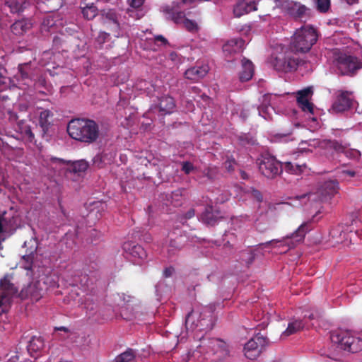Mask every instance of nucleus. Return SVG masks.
Segmentation results:
<instances>
[{"instance_id": "obj_1", "label": "nucleus", "mask_w": 362, "mask_h": 362, "mask_svg": "<svg viewBox=\"0 0 362 362\" xmlns=\"http://www.w3.org/2000/svg\"><path fill=\"white\" fill-rule=\"evenodd\" d=\"M67 132L72 139L88 144L95 142L100 135L98 124L84 119H71L67 125Z\"/></svg>"}, {"instance_id": "obj_2", "label": "nucleus", "mask_w": 362, "mask_h": 362, "mask_svg": "<svg viewBox=\"0 0 362 362\" xmlns=\"http://www.w3.org/2000/svg\"><path fill=\"white\" fill-rule=\"evenodd\" d=\"M319 33L310 25H305L297 29L291 42V49L296 52L305 53L317 42Z\"/></svg>"}, {"instance_id": "obj_3", "label": "nucleus", "mask_w": 362, "mask_h": 362, "mask_svg": "<svg viewBox=\"0 0 362 362\" xmlns=\"http://www.w3.org/2000/svg\"><path fill=\"white\" fill-rule=\"evenodd\" d=\"M330 339L340 349L356 353L362 349V339L349 330H336L331 332Z\"/></svg>"}, {"instance_id": "obj_4", "label": "nucleus", "mask_w": 362, "mask_h": 362, "mask_svg": "<svg viewBox=\"0 0 362 362\" xmlns=\"http://www.w3.org/2000/svg\"><path fill=\"white\" fill-rule=\"evenodd\" d=\"M351 224L346 223L333 227L329 231V235L334 243H341L349 239L350 242L353 240V233L355 236L358 235V224L361 221L356 216H351Z\"/></svg>"}, {"instance_id": "obj_5", "label": "nucleus", "mask_w": 362, "mask_h": 362, "mask_svg": "<svg viewBox=\"0 0 362 362\" xmlns=\"http://www.w3.org/2000/svg\"><path fill=\"white\" fill-rule=\"evenodd\" d=\"M256 163L260 173L268 179H274L282 173L281 162L269 153H262Z\"/></svg>"}, {"instance_id": "obj_6", "label": "nucleus", "mask_w": 362, "mask_h": 362, "mask_svg": "<svg viewBox=\"0 0 362 362\" xmlns=\"http://www.w3.org/2000/svg\"><path fill=\"white\" fill-rule=\"evenodd\" d=\"M293 51H285L276 55L272 61L275 70L285 73L292 72L297 69L300 60L293 53Z\"/></svg>"}, {"instance_id": "obj_7", "label": "nucleus", "mask_w": 362, "mask_h": 362, "mask_svg": "<svg viewBox=\"0 0 362 362\" xmlns=\"http://www.w3.org/2000/svg\"><path fill=\"white\" fill-rule=\"evenodd\" d=\"M268 344L269 339L267 337L257 334L245 344V356L250 360H254L260 355Z\"/></svg>"}, {"instance_id": "obj_8", "label": "nucleus", "mask_w": 362, "mask_h": 362, "mask_svg": "<svg viewBox=\"0 0 362 362\" xmlns=\"http://www.w3.org/2000/svg\"><path fill=\"white\" fill-rule=\"evenodd\" d=\"M309 230L308 228V223H302L295 232L290 235H287L283 238V240L274 239L271 241H268L265 243L261 244V245H269L273 242L276 243H284L288 247V249L294 248L297 245L302 243L304 240L306 233Z\"/></svg>"}, {"instance_id": "obj_9", "label": "nucleus", "mask_w": 362, "mask_h": 362, "mask_svg": "<svg viewBox=\"0 0 362 362\" xmlns=\"http://www.w3.org/2000/svg\"><path fill=\"white\" fill-rule=\"evenodd\" d=\"M361 66L356 57L341 54L337 58V68L341 75L352 76Z\"/></svg>"}, {"instance_id": "obj_10", "label": "nucleus", "mask_w": 362, "mask_h": 362, "mask_svg": "<svg viewBox=\"0 0 362 362\" xmlns=\"http://www.w3.org/2000/svg\"><path fill=\"white\" fill-rule=\"evenodd\" d=\"M123 250L134 264H141L147 257V254L143 247L134 242H125L122 246Z\"/></svg>"}, {"instance_id": "obj_11", "label": "nucleus", "mask_w": 362, "mask_h": 362, "mask_svg": "<svg viewBox=\"0 0 362 362\" xmlns=\"http://www.w3.org/2000/svg\"><path fill=\"white\" fill-rule=\"evenodd\" d=\"M339 183L337 180H326L318 184L315 194L321 202H327L338 192Z\"/></svg>"}, {"instance_id": "obj_12", "label": "nucleus", "mask_w": 362, "mask_h": 362, "mask_svg": "<svg viewBox=\"0 0 362 362\" xmlns=\"http://www.w3.org/2000/svg\"><path fill=\"white\" fill-rule=\"evenodd\" d=\"M163 13L166 18L172 21L175 24H182L186 19V13L181 10L180 4L173 2L171 5L163 8Z\"/></svg>"}, {"instance_id": "obj_13", "label": "nucleus", "mask_w": 362, "mask_h": 362, "mask_svg": "<svg viewBox=\"0 0 362 362\" xmlns=\"http://www.w3.org/2000/svg\"><path fill=\"white\" fill-rule=\"evenodd\" d=\"M18 71L16 78L19 83L23 85L30 86L34 81L35 69L31 62L20 64L18 67Z\"/></svg>"}, {"instance_id": "obj_14", "label": "nucleus", "mask_w": 362, "mask_h": 362, "mask_svg": "<svg viewBox=\"0 0 362 362\" xmlns=\"http://www.w3.org/2000/svg\"><path fill=\"white\" fill-rule=\"evenodd\" d=\"M158 100V103L152 105V110H157L160 115L163 116L170 115L173 112L175 107V102L173 98L169 95H164Z\"/></svg>"}, {"instance_id": "obj_15", "label": "nucleus", "mask_w": 362, "mask_h": 362, "mask_svg": "<svg viewBox=\"0 0 362 362\" xmlns=\"http://www.w3.org/2000/svg\"><path fill=\"white\" fill-rule=\"evenodd\" d=\"M16 211L11 207L8 210L0 209V233L6 232L7 227L11 229L16 223Z\"/></svg>"}, {"instance_id": "obj_16", "label": "nucleus", "mask_w": 362, "mask_h": 362, "mask_svg": "<svg viewBox=\"0 0 362 362\" xmlns=\"http://www.w3.org/2000/svg\"><path fill=\"white\" fill-rule=\"evenodd\" d=\"M312 87H308L297 93V103L299 107L304 112L313 113V104L309 102L308 98L313 95Z\"/></svg>"}, {"instance_id": "obj_17", "label": "nucleus", "mask_w": 362, "mask_h": 362, "mask_svg": "<svg viewBox=\"0 0 362 362\" xmlns=\"http://www.w3.org/2000/svg\"><path fill=\"white\" fill-rule=\"evenodd\" d=\"M351 93L349 91H341L332 105L333 110L341 112L351 108L353 104V99L351 98Z\"/></svg>"}, {"instance_id": "obj_18", "label": "nucleus", "mask_w": 362, "mask_h": 362, "mask_svg": "<svg viewBox=\"0 0 362 362\" xmlns=\"http://www.w3.org/2000/svg\"><path fill=\"white\" fill-rule=\"evenodd\" d=\"M282 171L285 170L286 173L292 175H299L303 173L307 168L305 161H287L281 163Z\"/></svg>"}, {"instance_id": "obj_19", "label": "nucleus", "mask_w": 362, "mask_h": 362, "mask_svg": "<svg viewBox=\"0 0 362 362\" xmlns=\"http://www.w3.org/2000/svg\"><path fill=\"white\" fill-rule=\"evenodd\" d=\"M15 130L21 135L22 139L25 141L29 143L35 141V135L26 121L22 119L17 122Z\"/></svg>"}, {"instance_id": "obj_20", "label": "nucleus", "mask_w": 362, "mask_h": 362, "mask_svg": "<svg viewBox=\"0 0 362 362\" xmlns=\"http://www.w3.org/2000/svg\"><path fill=\"white\" fill-rule=\"evenodd\" d=\"M199 319L196 327H200L201 329H211L214 326L213 312L210 308H206L199 314Z\"/></svg>"}, {"instance_id": "obj_21", "label": "nucleus", "mask_w": 362, "mask_h": 362, "mask_svg": "<svg viewBox=\"0 0 362 362\" xmlns=\"http://www.w3.org/2000/svg\"><path fill=\"white\" fill-rule=\"evenodd\" d=\"M245 45V41L242 38H233L228 40L223 45V52L226 56L231 55L233 53L241 52Z\"/></svg>"}, {"instance_id": "obj_22", "label": "nucleus", "mask_w": 362, "mask_h": 362, "mask_svg": "<svg viewBox=\"0 0 362 362\" xmlns=\"http://www.w3.org/2000/svg\"><path fill=\"white\" fill-rule=\"evenodd\" d=\"M257 10L255 4L249 0H240L233 8V13L235 17H240L244 14Z\"/></svg>"}, {"instance_id": "obj_23", "label": "nucleus", "mask_w": 362, "mask_h": 362, "mask_svg": "<svg viewBox=\"0 0 362 362\" xmlns=\"http://www.w3.org/2000/svg\"><path fill=\"white\" fill-rule=\"evenodd\" d=\"M209 71V67L206 65L194 66L188 69L185 72L186 78L197 81L204 78Z\"/></svg>"}, {"instance_id": "obj_24", "label": "nucleus", "mask_w": 362, "mask_h": 362, "mask_svg": "<svg viewBox=\"0 0 362 362\" xmlns=\"http://www.w3.org/2000/svg\"><path fill=\"white\" fill-rule=\"evenodd\" d=\"M241 64L242 67L239 73V78L242 82L248 81L254 75V65L250 60L245 58L242 59Z\"/></svg>"}, {"instance_id": "obj_25", "label": "nucleus", "mask_w": 362, "mask_h": 362, "mask_svg": "<svg viewBox=\"0 0 362 362\" xmlns=\"http://www.w3.org/2000/svg\"><path fill=\"white\" fill-rule=\"evenodd\" d=\"M16 292L12 283L4 277L0 281V307L2 305L3 300L6 299Z\"/></svg>"}, {"instance_id": "obj_26", "label": "nucleus", "mask_w": 362, "mask_h": 362, "mask_svg": "<svg viewBox=\"0 0 362 362\" xmlns=\"http://www.w3.org/2000/svg\"><path fill=\"white\" fill-rule=\"evenodd\" d=\"M327 148L333 150L337 153H344L346 149L350 146V144L343 140L328 139L325 141Z\"/></svg>"}, {"instance_id": "obj_27", "label": "nucleus", "mask_w": 362, "mask_h": 362, "mask_svg": "<svg viewBox=\"0 0 362 362\" xmlns=\"http://www.w3.org/2000/svg\"><path fill=\"white\" fill-rule=\"evenodd\" d=\"M44 340L40 337H33L28 345V351L32 357H37V354L44 347Z\"/></svg>"}, {"instance_id": "obj_28", "label": "nucleus", "mask_w": 362, "mask_h": 362, "mask_svg": "<svg viewBox=\"0 0 362 362\" xmlns=\"http://www.w3.org/2000/svg\"><path fill=\"white\" fill-rule=\"evenodd\" d=\"M11 13H21L30 5L29 0H4Z\"/></svg>"}, {"instance_id": "obj_29", "label": "nucleus", "mask_w": 362, "mask_h": 362, "mask_svg": "<svg viewBox=\"0 0 362 362\" xmlns=\"http://www.w3.org/2000/svg\"><path fill=\"white\" fill-rule=\"evenodd\" d=\"M32 23L30 21L26 19H22L16 21L11 26V32L16 35H21L27 30L30 29Z\"/></svg>"}, {"instance_id": "obj_30", "label": "nucleus", "mask_w": 362, "mask_h": 362, "mask_svg": "<svg viewBox=\"0 0 362 362\" xmlns=\"http://www.w3.org/2000/svg\"><path fill=\"white\" fill-rule=\"evenodd\" d=\"M182 237H177L175 239L170 240V243L167 248V253L169 257L175 255L177 252L180 251L183 245L184 242L182 241Z\"/></svg>"}, {"instance_id": "obj_31", "label": "nucleus", "mask_w": 362, "mask_h": 362, "mask_svg": "<svg viewBox=\"0 0 362 362\" xmlns=\"http://www.w3.org/2000/svg\"><path fill=\"white\" fill-rule=\"evenodd\" d=\"M103 15L107 20L112 23V30L118 33L120 27L116 11L114 9L104 10Z\"/></svg>"}, {"instance_id": "obj_32", "label": "nucleus", "mask_w": 362, "mask_h": 362, "mask_svg": "<svg viewBox=\"0 0 362 362\" xmlns=\"http://www.w3.org/2000/svg\"><path fill=\"white\" fill-rule=\"evenodd\" d=\"M308 10L309 9L305 5L298 2H295L292 6L288 8V11L291 15L299 18L305 16Z\"/></svg>"}, {"instance_id": "obj_33", "label": "nucleus", "mask_w": 362, "mask_h": 362, "mask_svg": "<svg viewBox=\"0 0 362 362\" xmlns=\"http://www.w3.org/2000/svg\"><path fill=\"white\" fill-rule=\"evenodd\" d=\"M46 288V287L42 286V280H38L30 284L28 291L33 297L39 299L42 296V291Z\"/></svg>"}, {"instance_id": "obj_34", "label": "nucleus", "mask_w": 362, "mask_h": 362, "mask_svg": "<svg viewBox=\"0 0 362 362\" xmlns=\"http://www.w3.org/2000/svg\"><path fill=\"white\" fill-rule=\"evenodd\" d=\"M304 327V323L300 320H296L291 322L288 325L287 329L283 333L284 335L289 336L291 335Z\"/></svg>"}, {"instance_id": "obj_35", "label": "nucleus", "mask_w": 362, "mask_h": 362, "mask_svg": "<svg viewBox=\"0 0 362 362\" xmlns=\"http://www.w3.org/2000/svg\"><path fill=\"white\" fill-rule=\"evenodd\" d=\"M211 344L216 349V352H220V357H226L229 354L228 346L225 342L218 339H212Z\"/></svg>"}, {"instance_id": "obj_36", "label": "nucleus", "mask_w": 362, "mask_h": 362, "mask_svg": "<svg viewBox=\"0 0 362 362\" xmlns=\"http://www.w3.org/2000/svg\"><path fill=\"white\" fill-rule=\"evenodd\" d=\"M53 116L52 112L49 110L42 111L39 117V122L43 130L47 129L50 124L49 119Z\"/></svg>"}, {"instance_id": "obj_37", "label": "nucleus", "mask_w": 362, "mask_h": 362, "mask_svg": "<svg viewBox=\"0 0 362 362\" xmlns=\"http://www.w3.org/2000/svg\"><path fill=\"white\" fill-rule=\"evenodd\" d=\"M55 21L51 16H47L43 19L41 24V31L42 33H52L54 31Z\"/></svg>"}, {"instance_id": "obj_38", "label": "nucleus", "mask_w": 362, "mask_h": 362, "mask_svg": "<svg viewBox=\"0 0 362 362\" xmlns=\"http://www.w3.org/2000/svg\"><path fill=\"white\" fill-rule=\"evenodd\" d=\"M136 356V353L132 349H128L115 358L117 362H129Z\"/></svg>"}, {"instance_id": "obj_39", "label": "nucleus", "mask_w": 362, "mask_h": 362, "mask_svg": "<svg viewBox=\"0 0 362 362\" xmlns=\"http://www.w3.org/2000/svg\"><path fill=\"white\" fill-rule=\"evenodd\" d=\"M83 17L87 20L93 19L98 14V9L93 4L86 6L82 8Z\"/></svg>"}, {"instance_id": "obj_40", "label": "nucleus", "mask_w": 362, "mask_h": 362, "mask_svg": "<svg viewBox=\"0 0 362 362\" xmlns=\"http://www.w3.org/2000/svg\"><path fill=\"white\" fill-rule=\"evenodd\" d=\"M37 248V247H35ZM36 255V249L33 251H30L29 254H26L23 256V260L25 262L24 268L26 270H32L33 265V260Z\"/></svg>"}, {"instance_id": "obj_41", "label": "nucleus", "mask_w": 362, "mask_h": 362, "mask_svg": "<svg viewBox=\"0 0 362 362\" xmlns=\"http://www.w3.org/2000/svg\"><path fill=\"white\" fill-rule=\"evenodd\" d=\"M255 254L251 250L243 251L241 252L240 259L249 267L255 260Z\"/></svg>"}, {"instance_id": "obj_42", "label": "nucleus", "mask_w": 362, "mask_h": 362, "mask_svg": "<svg viewBox=\"0 0 362 362\" xmlns=\"http://www.w3.org/2000/svg\"><path fill=\"white\" fill-rule=\"evenodd\" d=\"M71 167L74 173H83L88 169V163L84 160H80L73 162Z\"/></svg>"}, {"instance_id": "obj_43", "label": "nucleus", "mask_w": 362, "mask_h": 362, "mask_svg": "<svg viewBox=\"0 0 362 362\" xmlns=\"http://www.w3.org/2000/svg\"><path fill=\"white\" fill-rule=\"evenodd\" d=\"M182 25L187 31L191 33H196L199 30L197 23L194 21L188 19L187 18H186L185 21L182 23Z\"/></svg>"}, {"instance_id": "obj_44", "label": "nucleus", "mask_w": 362, "mask_h": 362, "mask_svg": "<svg viewBox=\"0 0 362 362\" xmlns=\"http://www.w3.org/2000/svg\"><path fill=\"white\" fill-rule=\"evenodd\" d=\"M317 9L321 13L327 12L330 7V0H315Z\"/></svg>"}, {"instance_id": "obj_45", "label": "nucleus", "mask_w": 362, "mask_h": 362, "mask_svg": "<svg viewBox=\"0 0 362 362\" xmlns=\"http://www.w3.org/2000/svg\"><path fill=\"white\" fill-rule=\"evenodd\" d=\"M347 158L351 159H358L361 157V152L355 148H349V147L344 152Z\"/></svg>"}, {"instance_id": "obj_46", "label": "nucleus", "mask_w": 362, "mask_h": 362, "mask_svg": "<svg viewBox=\"0 0 362 362\" xmlns=\"http://www.w3.org/2000/svg\"><path fill=\"white\" fill-rule=\"evenodd\" d=\"M194 169V165L189 161H183L181 163V170L185 175H189Z\"/></svg>"}, {"instance_id": "obj_47", "label": "nucleus", "mask_w": 362, "mask_h": 362, "mask_svg": "<svg viewBox=\"0 0 362 362\" xmlns=\"http://www.w3.org/2000/svg\"><path fill=\"white\" fill-rule=\"evenodd\" d=\"M218 173V168L216 167H209L204 170V174L206 177H207L209 179H215L217 174Z\"/></svg>"}, {"instance_id": "obj_48", "label": "nucleus", "mask_w": 362, "mask_h": 362, "mask_svg": "<svg viewBox=\"0 0 362 362\" xmlns=\"http://www.w3.org/2000/svg\"><path fill=\"white\" fill-rule=\"evenodd\" d=\"M110 34L106 32H100L97 36L95 41L99 45H103L109 38Z\"/></svg>"}, {"instance_id": "obj_49", "label": "nucleus", "mask_w": 362, "mask_h": 362, "mask_svg": "<svg viewBox=\"0 0 362 362\" xmlns=\"http://www.w3.org/2000/svg\"><path fill=\"white\" fill-rule=\"evenodd\" d=\"M204 220L209 225H214L216 222V218H213V214L211 212L206 211L203 216Z\"/></svg>"}, {"instance_id": "obj_50", "label": "nucleus", "mask_w": 362, "mask_h": 362, "mask_svg": "<svg viewBox=\"0 0 362 362\" xmlns=\"http://www.w3.org/2000/svg\"><path fill=\"white\" fill-rule=\"evenodd\" d=\"M7 116H8V119L11 123H14V122L17 123V122L19 121L18 116L17 113L12 110L7 111Z\"/></svg>"}, {"instance_id": "obj_51", "label": "nucleus", "mask_w": 362, "mask_h": 362, "mask_svg": "<svg viewBox=\"0 0 362 362\" xmlns=\"http://www.w3.org/2000/svg\"><path fill=\"white\" fill-rule=\"evenodd\" d=\"M235 164V160L233 158H228L225 162V167L228 170V171H233L234 170V165Z\"/></svg>"}, {"instance_id": "obj_52", "label": "nucleus", "mask_w": 362, "mask_h": 362, "mask_svg": "<svg viewBox=\"0 0 362 362\" xmlns=\"http://www.w3.org/2000/svg\"><path fill=\"white\" fill-rule=\"evenodd\" d=\"M145 0H128L129 4L132 8H139L144 4Z\"/></svg>"}, {"instance_id": "obj_53", "label": "nucleus", "mask_w": 362, "mask_h": 362, "mask_svg": "<svg viewBox=\"0 0 362 362\" xmlns=\"http://www.w3.org/2000/svg\"><path fill=\"white\" fill-rule=\"evenodd\" d=\"M8 79L6 69L4 67L0 69V84H6Z\"/></svg>"}, {"instance_id": "obj_54", "label": "nucleus", "mask_w": 362, "mask_h": 362, "mask_svg": "<svg viewBox=\"0 0 362 362\" xmlns=\"http://www.w3.org/2000/svg\"><path fill=\"white\" fill-rule=\"evenodd\" d=\"M105 156V154L97 155L94 157L93 162L95 165H97L99 168L103 167V159Z\"/></svg>"}, {"instance_id": "obj_55", "label": "nucleus", "mask_w": 362, "mask_h": 362, "mask_svg": "<svg viewBox=\"0 0 362 362\" xmlns=\"http://www.w3.org/2000/svg\"><path fill=\"white\" fill-rule=\"evenodd\" d=\"M156 42H160L163 45H165L168 43L166 38H165L163 35H157L155 37Z\"/></svg>"}, {"instance_id": "obj_56", "label": "nucleus", "mask_w": 362, "mask_h": 362, "mask_svg": "<svg viewBox=\"0 0 362 362\" xmlns=\"http://www.w3.org/2000/svg\"><path fill=\"white\" fill-rule=\"evenodd\" d=\"M195 214L194 209H189L184 216V219H189L192 218Z\"/></svg>"}, {"instance_id": "obj_57", "label": "nucleus", "mask_w": 362, "mask_h": 362, "mask_svg": "<svg viewBox=\"0 0 362 362\" xmlns=\"http://www.w3.org/2000/svg\"><path fill=\"white\" fill-rule=\"evenodd\" d=\"M194 314L195 313H194V311L192 310L186 316L185 324H186L187 326L191 322L192 318L194 317Z\"/></svg>"}, {"instance_id": "obj_58", "label": "nucleus", "mask_w": 362, "mask_h": 362, "mask_svg": "<svg viewBox=\"0 0 362 362\" xmlns=\"http://www.w3.org/2000/svg\"><path fill=\"white\" fill-rule=\"evenodd\" d=\"M173 272V268H166L163 272V274H164L165 277H170L172 275Z\"/></svg>"}, {"instance_id": "obj_59", "label": "nucleus", "mask_w": 362, "mask_h": 362, "mask_svg": "<svg viewBox=\"0 0 362 362\" xmlns=\"http://www.w3.org/2000/svg\"><path fill=\"white\" fill-rule=\"evenodd\" d=\"M254 196L257 199L258 201L261 202L262 200V196L261 193L257 190L253 191Z\"/></svg>"}, {"instance_id": "obj_60", "label": "nucleus", "mask_w": 362, "mask_h": 362, "mask_svg": "<svg viewBox=\"0 0 362 362\" xmlns=\"http://www.w3.org/2000/svg\"><path fill=\"white\" fill-rule=\"evenodd\" d=\"M314 194H312V193H309V194H302L301 196H299V197H297V199H303V198H305L307 196H308L309 199H310V197L312 196H313Z\"/></svg>"}, {"instance_id": "obj_61", "label": "nucleus", "mask_w": 362, "mask_h": 362, "mask_svg": "<svg viewBox=\"0 0 362 362\" xmlns=\"http://www.w3.org/2000/svg\"><path fill=\"white\" fill-rule=\"evenodd\" d=\"M349 5H354L358 3V0H344Z\"/></svg>"}, {"instance_id": "obj_62", "label": "nucleus", "mask_w": 362, "mask_h": 362, "mask_svg": "<svg viewBox=\"0 0 362 362\" xmlns=\"http://www.w3.org/2000/svg\"><path fill=\"white\" fill-rule=\"evenodd\" d=\"M56 329L57 330H60V331H64L65 332H69V329L66 327H56Z\"/></svg>"}, {"instance_id": "obj_63", "label": "nucleus", "mask_w": 362, "mask_h": 362, "mask_svg": "<svg viewBox=\"0 0 362 362\" xmlns=\"http://www.w3.org/2000/svg\"><path fill=\"white\" fill-rule=\"evenodd\" d=\"M344 173L351 177H354L356 174V173L354 171H351V170H346Z\"/></svg>"}, {"instance_id": "obj_64", "label": "nucleus", "mask_w": 362, "mask_h": 362, "mask_svg": "<svg viewBox=\"0 0 362 362\" xmlns=\"http://www.w3.org/2000/svg\"><path fill=\"white\" fill-rule=\"evenodd\" d=\"M18 356L16 355L15 356H13L10 358V361L11 362H17V361L18 360Z\"/></svg>"}]
</instances>
